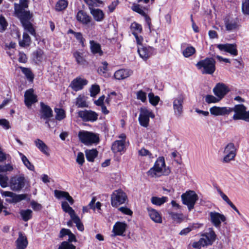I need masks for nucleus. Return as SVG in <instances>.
Masks as SVG:
<instances>
[{"label": "nucleus", "mask_w": 249, "mask_h": 249, "mask_svg": "<svg viewBox=\"0 0 249 249\" xmlns=\"http://www.w3.org/2000/svg\"><path fill=\"white\" fill-rule=\"evenodd\" d=\"M53 116V110H40V117L41 119H50Z\"/></svg>", "instance_id": "obj_48"}, {"label": "nucleus", "mask_w": 249, "mask_h": 249, "mask_svg": "<svg viewBox=\"0 0 249 249\" xmlns=\"http://www.w3.org/2000/svg\"><path fill=\"white\" fill-rule=\"evenodd\" d=\"M172 219L177 223H180L183 220L182 213H178L174 212L169 213Z\"/></svg>", "instance_id": "obj_49"}, {"label": "nucleus", "mask_w": 249, "mask_h": 249, "mask_svg": "<svg viewBox=\"0 0 249 249\" xmlns=\"http://www.w3.org/2000/svg\"><path fill=\"white\" fill-rule=\"evenodd\" d=\"M78 115L84 122H94L98 117V113L91 110H81L78 112Z\"/></svg>", "instance_id": "obj_9"}, {"label": "nucleus", "mask_w": 249, "mask_h": 249, "mask_svg": "<svg viewBox=\"0 0 249 249\" xmlns=\"http://www.w3.org/2000/svg\"><path fill=\"white\" fill-rule=\"evenodd\" d=\"M226 29L228 31H231L237 28L238 25L234 20H230L228 18L224 19Z\"/></svg>", "instance_id": "obj_34"}, {"label": "nucleus", "mask_w": 249, "mask_h": 249, "mask_svg": "<svg viewBox=\"0 0 249 249\" xmlns=\"http://www.w3.org/2000/svg\"><path fill=\"white\" fill-rule=\"evenodd\" d=\"M148 98L149 102L153 106L157 105L160 101V97L155 96L153 93H149Z\"/></svg>", "instance_id": "obj_55"}, {"label": "nucleus", "mask_w": 249, "mask_h": 249, "mask_svg": "<svg viewBox=\"0 0 249 249\" xmlns=\"http://www.w3.org/2000/svg\"><path fill=\"white\" fill-rule=\"evenodd\" d=\"M131 74L132 71L130 70L121 69L114 73V76L116 79L122 80L129 77Z\"/></svg>", "instance_id": "obj_27"}, {"label": "nucleus", "mask_w": 249, "mask_h": 249, "mask_svg": "<svg viewBox=\"0 0 249 249\" xmlns=\"http://www.w3.org/2000/svg\"><path fill=\"white\" fill-rule=\"evenodd\" d=\"M16 14L20 19L21 23L30 21L32 18V15L30 14L29 11L25 10H21L20 8L18 9L15 11Z\"/></svg>", "instance_id": "obj_20"}, {"label": "nucleus", "mask_w": 249, "mask_h": 249, "mask_svg": "<svg viewBox=\"0 0 249 249\" xmlns=\"http://www.w3.org/2000/svg\"><path fill=\"white\" fill-rule=\"evenodd\" d=\"M19 213L22 220L24 221H28L32 218L33 212L30 209L21 210Z\"/></svg>", "instance_id": "obj_36"}, {"label": "nucleus", "mask_w": 249, "mask_h": 249, "mask_svg": "<svg viewBox=\"0 0 249 249\" xmlns=\"http://www.w3.org/2000/svg\"><path fill=\"white\" fill-rule=\"evenodd\" d=\"M242 11L244 14L249 15V0L243 1L242 4Z\"/></svg>", "instance_id": "obj_56"}, {"label": "nucleus", "mask_w": 249, "mask_h": 249, "mask_svg": "<svg viewBox=\"0 0 249 249\" xmlns=\"http://www.w3.org/2000/svg\"><path fill=\"white\" fill-rule=\"evenodd\" d=\"M33 59L36 63L41 62L44 59V52L40 49L35 51L33 53Z\"/></svg>", "instance_id": "obj_33"}, {"label": "nucleus", "mask_w": 249, "mask_h": 249, "mask_svg": "<svg viewBox=\"0 0 249 249\" xmlns=\"http://www.w3.org/2000/svg\"><path fill=\"white\" fill-rule=\"evenodd\" d=\"M58 249H76V247L72 244L65 241L60 244Z\"/></svg>", "instance_id": "obj_51"}, {"label": "nucleus", "mask_w": 249, "mask_h": 249, "mask_svg": "<svg viewBox=\"0 0 249 249\" xmlns=\"http://www.w3.org/2000/svg\"><path fill=\"white\" fill-rule=\"evenodd\" d=\"M22 25L24 28V29L28 32L31 35L35 36L36 35V31L34 29L32 24L30 22V21H28L26 22H24L22 23Z\"/></svg>", "instance_id": "obj_46"}, {"label": "nucleus", "mask_w": 249, "mask_h": 249, "mask_svg": "<svg viewBox=\"0 0 249 249\" xmlns=\"http://www.w3.org/2000/svg\"><path fill=\"white\" fill-rule=\"evenodd\" d=\"M86 159L89 162H93L97 157L98 152L96 149H87L85 151Z\"/></svg>", "instance_id": "obj_30"}, {"label": "nucleus", "mask_w": 249, "mask_h": 249, "mask_svg": "<svg viewBox=\"0 0 249 249\" xmlns=\"http://www.w3.org/2000/svg\"><path fill=\"white\" fill-rule=\"evenodd\" d=\"M235 114L233 116L234 120H243L249 122V110H234Z\"/></svg>", "instance_id": "obj_22"}, {"label": "nucleus", "mask_w": 249, "mask_h": 249, "mask_svg": "<svg viewBox=\"0 0 249 249\" xmlns=\"http://www.w3.org/2000/svg\"><path fill=\"white\" fill-rule=\"evenodd\" d=\"M141 112L139 117V122L140 125L147 127L149 125V118L147 114V110H140Z\"/></svg>", "instance_id": "obj_24"}, {"label": "nucleus", "mask_w": 249, "mask_h": 249, "mask_svg": "<svg viewBox=\"0 0 249 249\" xmlns=\"http://www.w3.org/2000/svg\"><path fill=\"white\" fill-rule=\"evenodd\" d=\"M71 219L72 221L76 224V226L79 231H84V226L78 215L76 214L72 217Z\"/></svg>", "instance_id": "obj_43"}, {"label": "nucleus", "mask_w": 249, "mask_h": 249, "mask_svg": "<svg viewBox=\"0 0 249 249\" xmlns=\"http://www.w3.org/2000/svg\"><path fill=\"white\" fill-rule=\"evenodd\" d=\"M90 13L93 16L94 19L97 21H101L104 18V13L100 9H91Z\"/></svg>", "instance_id": "obj_31"}, {"label": "nucleus", "mask_w": 249, "mask_h": 249, "mask_svg": "<svg viewBox=\"0 0 249 249\" xmlns=\"http://www.w3.org/2000/svg\"><path fill=\"white\" fill-rule=\"evenodd\" d=\"M29 184L28 178L26 177L23 173L12 177L9 181V186L12 191L15 192L22 190Z\"/></svg>", "instance_id": "obj_1"}, {"label": "nucleus", "mask_w": 249, "mask_h": 249, "mask_svg": "<svg viewBox=\"0 0 249 249\" xmlns=\"http://www.w3.org/2000/svg\"><path fill=\"white\" fill-rule=\"evenodd\" d=\"M88 97L83 94H79L74 102L75 106L78 108L89 107Z\"/></svg>", "instance_id": "obj_21"}, {"label": "nucleus", "mask_w": 249, "mask_h": 249, "mask_svg": "<svg viewBox=\"0 0 249 249\" xmlns=\"http://www.w3.org/2000/svg\"><path fill=\"white\" fill-rule=\"evenodd\" d=\"M213 91L214 94L221 100L229 91V89L225 84L218 83L215 86Z\"/></svg>", "instance_id": "obj_12"}, {"label": "nucleus", "mask_w": 249, "mask_h": 249, "mask_svg": "<svg viewBox=\"0 0 249 249\" xmlns=\"http://www.w3.org/2000/svg\"><path fill=\"white\" fill-rule=\"evenodd\" d=\"M196 52V50L194 47L190 46L187 47L183 52V54L185 57H188Z\"/></svg>", "instance_id": "obj_53"}, {"label": "nucleus", "mask_w": 249, "mask_h": 249, "mask_svg": "<svg viewBox=\"0 0 249 249\" xmlns=\"http://www.w3.org/2000/svg\"><path fill=\"white\" fill-rule=\"evenodd\" d=\"M147 210L150 217L153 221L157 223H162L161 216L157 210L151 207H147Z\"/></svg>", "instance_id": "obj_23"}, {"label": "nucleus", "mask_w": 249, "mask_h": 249, "mask_svg": "<svg viewBox=\"0 0 249 249\" xmlns=\"http://www.w3.org/2000/svg\"><path fill=\"white\" fill-rule=\"evenodd\" d=\"M88 81L86 79L81 77H77L74 78L70 83V87L73 91H78L82 90L85 86L88 84Z\"/></svg>", "instance_id": "obj_11"}, {"label": "nucleus", "mask_w": 249, "mask_h": 249, "mask_svg": "<svg viewBox=\"0 0 249 249\" xmlns=\"http://www.w3.org/2000/svg\"><path fill=\"white\" fill-rule=\"evenodd\" d=\"M89 44L91 51L93 53L98 54L100 56L103 55V52L101 50L100 44L93 40H90Z\"/></svg>", "instance_id": "obj_32"}, {"label": "nucleus", "mask_w": 249, "mask_h": 249, "mask_svg": "<svg viewBox=\"0 0 249 249\" xmlns=\"http://www.w3.org/2000/svg\"><path fill=\"white\" fill-rule=\"evenodd\" d=\"M76 19L83 24H88L90 22L91 17L86 12L80 10L77 13Z\"/></svg>", "instance_id": "obj_25"}, {"label": "nucleus", "mask_w": 249, "mask_h": 249, "mask_svg": "<svg viewBox=\"0 0 249 249\" xmlns=\"http://www.w3.org/2000/svg\"><path fill=\"white\" fill-rule=\"evenodd\" d=\"M31 205L35 211H39L42 208V205L35 200H32L31 202Z\"/></svg>", "instance_id": "obj_63"}, {"label": "nucleus", "mask_w": 249, "mask_h": 249, "mask_svg": "<svg viewBox=\"0 0 249 249\" xmlns=\"http://www.w3.org/2000/svg\"><path fill=\"white\" fill-rule=\"evenodd\" d=\"M221 99L217 96L214 97L212 95H207L205 97V101L208 104L215 103L220 101Z\"/></svg>", "instance_id": "obj_54"}, {"label": "nucleus", "mask_w": 249, "mask_h": 249, "mask_svg": "<svg viewBox=\"0 0 249 249\" xmlns=\"http://www.w3.org/2000/svg\"><path fill=\"white\" fill-rule=\"evenodd\" d=\"M209 215L212 224L216 228L220 227L221 222H225L226 220L224 215L215 211L211 212Z\"/></svg>", "instance_id": "obj_13"}, {"label": "nucleus", "mask_w": 249, "mask_h": 249, "mask_svg": "<svg viewBox=\"0 0 249 249\" xmlns=\"http://www.w3.org/2000/svg\"><path fill=\"white\" fill-rule=\"evenodd\" d=\"M154 49L150 46H140L138 48V52L140 56L144 60H147L154 54Z\"/></svg>", "instance_id": "obj_15"}, {"label": "nucleus", "mask_w": 249, "mask_h": 249, "mask_svg": "<svg viewBox=\"0 0 249 249\" xmlns=\"http://www.w3.org/2000/svg\"><path fill=\"white\" fill-rule=\"evenodd\" d=\"M54 196L58 198L62 197L65 198L71 205L73 204L74 201L73 198L70 195L69 193L67 192L59 191L55 190L54 191Z\"/></svg>", "instance_id": "obj_26"}, {"label": "nucleus", "mask_w": 249, "mask_h": 249, "mask_svg": "<svg viewBox=\"0 0 249 249\" xmlns=\"http://www.w3.org/2000/svg\"><path fill=\"white\" fill-rule=\"evenodd\" d=\"M168 198L166 196L159 197L152 196L151 199V203L157 206H161L167 201Z\"/></svg>", "instance_id": "obj_38"}, {"label": "nucleus", "mask_w": 249, "mask_h": 249, "mask_svg": "<svg viewBox=\"0 0 249 249\" xmlns=\"http://www.w3.org/2000/svg\"><path fill=\"white\" fill-rule=\"evenodd\" d=\"M100 87L98 85H93L91 87L89 91L91 97L95 96L100 91Z\"/></svg>", "instance_id": "obj_57"}, {"label": "nucleus", "mask_w": 249, "mask_h": 249, "mask_svg": "<svg viewBox=\"0 0 249 249\" xmlns=\"http://www.w3.org/2000/svg\"><path fill=\"white\" fill-rule=\"evenodd\" d=\"M76 162L82 165L85 162L84 155L82 152H79L77 154L76 158Z\"/></svg>", "instance_id": "obj_64"}, {"label": "nucleus", "mask_w": 249, "mask_h": 249, "mask_svg": "<svg viewBox=\"0 0 249 249\" xmlns=\"http://www.w3.org/2000/svg\"><path fill=\"white\" fill-rule=\"evenodd\" d=\"M163 167H165L164 158L163 157H160L157 159L153 167L147 171V175L151 177H156L158 174L161 173Z\"/></svg>", "instance_id": "obj_7"}, {"label": "nucleus", "mask_w": 249, "mask_h": 249, "mask_svg": "<svg viewBox=\"0 0 249 249\" xmlns=\"http://www.w3.org/2000/svg\"><path fill=\"white\" fill-rule=\"evenodd\" d=\"M20 69L21 71L24 74L27 79L31 82L33 81L34 75L29 68L20 67Z\"/></svg>", "instance_id": "obj_39"}, {"label": "nucleus", "mask_w": 249, "mask_h": 249, "mask_svg": "<svg viewBox=\"0 0 249 249\" xmlns=\"http://www.w3.org/2000/svg\"><path fill=\"white\" fill-rule=\"evenodd\" d=\"M131 9L133 11L136 12L144 17L145 21L148 26L150 32H151L152 31L151 20L150 18L145 12V11H147V9L145 8L142 7L138 4H134L132 6Z\"/></svg>", "instance_id": "obj_10"}, {"label": "nucleus", "mask_w": 249, "mask_h": 249, "mask_svg": "<svg viewBox=\"0 0 249 249\" xmlns=\"http://www.w3.org/2000/svg\"><path fill=\"white\" fill-rule=\"evenodd\" d=\"M184 101V97L180 95L176 98L173 102V107L174 109H182L183 107V104Z\"/></svg>", "instance_id": "obj_41"}, {"label": "nucleus", "mask_w": 249, "mask_h": 249, "mask_svg": "<svg viewBox=\"0 0 249 249\" xmlns=\"http://www.w3.org/2000/svg\"><path fill=\"white\" fill-rule=\"evenodd\" d=\"M202 236L205 237V238L207 240L208 243L211 245L213 244L217 237L213 228H209V231L204 233Z\"/></svg>", "instance_id": "obj_29"}, {"label": "nucleus", "mask_w": 249, "mask_h": 249, "mask_svg": "<svg viewBox=\"0 0 249 249\" xmlns=\"http://www.w3.org/2000/svg\"><path fill=\"white\" fill-rule=\"evenodd\" d=\"M127 227V224L124 222L118 221L115 223L112 229L113 236H124Z\"/></svg>", "instance_id": "obj_17"}, {"label": "nucleus", "mask_w": 249, "mask_h": 249, "mask_svg": "<svg viewBox=\"0 0 249 249\" xmlns=\"http://www.w3.org/2000/svg\"><path fill=\"white\" fill-rule=\"evenodd\" d=\"M28 6V0H20L19 4L15 5V11L19 8L21 10H25Z\"/></svg>", "instance_id": "obj_59"}, {"label": "nucleus", "mask_w": 249, "mask_h": 249, "mask_svg": "<svg viewBox=\"0 0 249 249\" xmlns=\"http://www.w3.org/2000/svg\"><path fill=\"white\" fill-rule=\"evenodd\" d=\"M56 112L55 119L58 121H61L66 117L65 110H55Z\"/></svg>", "instance_id": "obj_58"}, {"label": "nucleus", "mask_w": 249, "mask_h": 249, "mask_svg": "<svg viewBox=\"0 0 249 249\" xmlns=\"http://www.w3.org/2000/svg\"><path fill=\"white\" fill-rule=\"evenodd\" d=\"M182 203L186 205L189 211L194 208L196 202L198 199V195L193 190L186 191L181 196Z\"/></svg>", "instance_id": "obj_4"}, {"label": "nucleus", "mask_w": 249, "mask_h": 249, "mask_svg": "<svg viewBox=\"0 0 249 249\" xmlns=\"http://www.w3.org/2000/svg\"><path fill=\"white\" fill-rule=\"evenodd\" d=\"M31 43V38L26 33H24L23 34V39L19 41V45L21 47L28 46L30 45Z\"/></svg>", "instance_id": "obj_44"}, {"label": "nucleus", "mask_w": 249, "mask_h": 249, "mask_svg": "<svg viewBox=\"0 0 249 249\" xmlns=\"http://www.w3.org/2000/svg\"><path fill=\"white\" fill-rule=\"evenodd\" d=\"M35 143L36 147L46 156L49 155V148L47 145L40 139H37L35 141Z\"/></svg>", "instance_id": "obj_28"}, {"label": "nucleus", "mask_w": 249, "mask_h": 249, "mask_svg": "<svg viewBox=\"0 0 249 249\" xmlns=\"http://www.w3.org/2000/svg\"><path fill=\"white\" fill-rule=\"evenodd\" d=\"M15 244L16 249H26L28 245L27 237L22 232L19 231Z\"/></svg>", "instance_id": "obj_18"}, {"label": "nucleus", "mask_w": 249, "mask_h": 249, "mask_svg": "<svg viewBox=\"0 0 249 249\" xmlns=\"http://www.w3.org/2000/svg\"><path fill=\"white\" fill-rule=\"evenodd\" d=\"M212 114L215 116L224 115L228 114L232 111H235L234 110H210Z\"/></svg>", "instance_id": "obj_52"}, {"label": "nucleus", "mask_w": 249, "mask_h": 249, "mask_svg": "<svg viewBox=\"0 0 249 249\" xmlns=\"http://www.w3.org/2000/svg\"><path fill=\"white\" fill-rule=\"evenodd\" d=\"M196 66L203 74H212L215 70V61L213 58H206L199 61Z\"/></svg>", "instance_id": "obj_3"}, {"label": "nucleus", "mask_w": 249, "mask_h": 249, "mask_svg": "<svg viewBox=\"0 0 249 249\" xmlns=\"http://www.w3.org/2000/svg\"><path fill=\"white\" fill-rule=\"evenodd\" d=\"M37 101V96L34 94L33 89H30L25 91L24 94V102L28 107H30Z\"/></svg>", "instance_id": "obj_16"}, {"label": "nucleus", "mask_w": 249, "mask_h": 249, "mask_svg": "<svg viewBox=\"0 0 249 249\" xmlns=\"http://www.w3.org/2000/svg\"><path fill=\"white\" fill-rule=\"evenodd\" d=\"M216 46L220 51L228 53L231 55L236 56L238 54L237 46L235 44H219Z\"/></svg>", "instance_id": "obj_14"}, {"label": "nucleus", "mask_w": 249, "mask_h": 249, "mask_svg": "<svg viewBox=\"0 0 249 249\" xmlns=\"http://www.w3.org/2000/svg\"><path fill=\"white\" fill-rule=\"evenodd\" d=\"M111 150L114 153H124L125 151V141L124 140H116L111 145Z\"/></svg>", "instance_id": "obj_19"}, {"label": "nucleus", "mask_w": 249, "mask_h": 249, "mask_svg": "<svg viewBox=\"0 0 249 249\" xmlns=\"http://www.w3.org/2000/svg\"><path fill=\"white\" fill-rule=\"evenodd\" d=\"M224 153L225 155L223 159V162L228 163L234 160L237 154V149L234 144L232 142L229 143L224 148Z\"/></svg>", "instance_id": "obj_8"}, {"label": "nucleus", "mask_w": 249, "mask_h": 249, "mask_svg": "<svg viewBox=\"0 0 249 249\" xmlns=\"http://www.w3.org/2000/svg\"><path fill=\"white\" fill-rule=\"evenodd\" d=\"M130 28L133 35H138V33H141L142 31L141 25L135 22L131 23Z\"/></svg>", "instance_id": "obj_47"}, {"label": "nucleus", "mask_w": 249, "mask_h": 249, "mask_svg": "<svg viewBox=\"0 0 249 249\" xmlns=\"http://www.w3.org/2000/svg\"><path fill=\"white\" fill-rule=\"evenodd\" d=\"M137 97L138 99L144 102L146 100V93L142 90H139L137 92Z\"/></svg>", "instance_id": "obj_61"}, {"label": "nucleus", "mask_w": 249, "mask_h": 249, "mask_svg": "<svg viewBox=\"0 0 249 249\" xmlns=\"http://www.w3.org/2000/svg\"><path fill=\"white\" fill-rule=\"evenodd\" d=\"M127 200V196L122 189L115 190L111 196V204L113 207L117 208L124 204Z\"/></svg>", "instance_id": "obj_5"}, {"label": "nucleus", "mask_w": 249, "mask_h": 249, "mask_svg": "<svg viewBox=\"0 0 249 249\" xmlns=\"http://www.w3.org/2000/svg\"><path fill=\"white\" fill-rule=\"evenodd\" d=\"M139 154L142 156H148L150 158H153L152 153L149 150L145 149L144 148H142L139 151Z\"/></svg>", "instance_id": "obj_62"}, {"label": "nucleus", "mask_w": 249, "mask_h": 249, "mask_svg": "<svg viewBox=\"0 0 249 249\" xmlns=\"http://www.w3.org/2000/svg\"><path fill=\"white\" fill-rule=\"evenodd\" d=\"M61 207L64 212L69 213L71 218L76 215L75 211L70 206L67 202H62L61 204Z\"/></svg>", "instance_id": "obj_35"}, {"label": "nucleus", "mask_w": 249, "mask_h": 249, "mask_svg": "<svg viewBox=\"0 0 249 249\" xmlns=\"http://www.w3.org/2000/svg\"><path fill=\"white\" fill-rule=\"evenodd\" d=\"M107 71L108 63L106 61L102 62L101 63V65L98 69V73L101 75L107 76Z\"/></svg>", "instance_id": "obj_42"}, {"label": "nucleus", "mask_w": 249, "mask_h": 249, "mask_svg": "<svg viewBox=\"0 0 249 249\" xmlns=\"http://www.w3.org/2000/svg\"><path fill=\"white\" fill-rule=\"evenodd\" d=\"M68 5V1L67 0H59L55 4V9L57 11H62L64 10Z\"/></svg>", "instance_id": "obj_40"}, {"label": "nucleus", "mask_w": 249, "mask_h": 249, "mask_svg": "<svg viewBox=\"0 0 249 249\" xmlns=\"http://www.w3.org/2000/svg\"><path fill=\"white\" fill-rule=\"evenodd\" d=\"M8 177L5 175L0 174V186L2 188L9 186Z\"/></svg>", "instance_id": "obj_50"}, {"label": "nucleus", "mask_w": 249, "mask_h": 249, "mask_svg": "<svg viewBox=\"0 0 249 249\" xmlns=\"http://www.w3.org/2000/svg\"><path fill=\"white\" fill-rule=\"evenodd\" d=\"M80 141L86 145H91L92 144H97L100 141L98 134L92 132L82 130L78 134Z\"/></svg>", "instance_id": "obj_2"}, {"label": "nucleus", "mask_w": 249, "mask_h": 249, "mask_svg": "<svg viewBox=\"0 0 249 249\" xmlns=\"http://www.w3.org/2000/svg\"><path fill=\"white\" fill-rule=\"evenodd\" d=\"M0 194L2 196L6 197V202L10 204H16L27 198V194H17L11 191H4L1 190Z\"/></svg>", "instance_id": "obj_6"}, {"label": "nucleus", "mask_w": 249, "mask_h": 249, "mask_svg": "<svg viewBox=\"0 0 249 249\" xmlns=\"http://www.w3.org/2000/svg\"><path fill=\"white\" fill-rule=\"evenodd\" d=\"M73 56L78 64L84 65L86 63V60L83 56V53L77 51L74 52L73 53Z\"/></svg>", "instance_id": "obj_45"}, {"label": "nucleus", "mask_w": 249, "mask_h": 249, "mask_svg": "<svg viewBox=\"0 0 249 249\" xmlns=\"http://www.w3.org/2000/svg\"><path fill=\"white\" fill-rule=\"evenodd\" d=\"M21 160L24 165L30 171H34L35 170L34 165L29 160L26 156L21 153H19Z\"/></svg>", "instance_id": "obj_37"}, {"label": "nucleus", "mask_w": 249, "mask_h": 249, "mask_svg": "<svg viewBox=\"0 0 249 249\" xmlns=\"http://www.w3.org/2000/svg\"><path fill=\"white\" fill-rule=\"evenodd\" d=\"M7 26V22L5 18L0 16V32H3L4 31Z\"/></svg>", "instance_id": "obj_60"}]
</instances>
